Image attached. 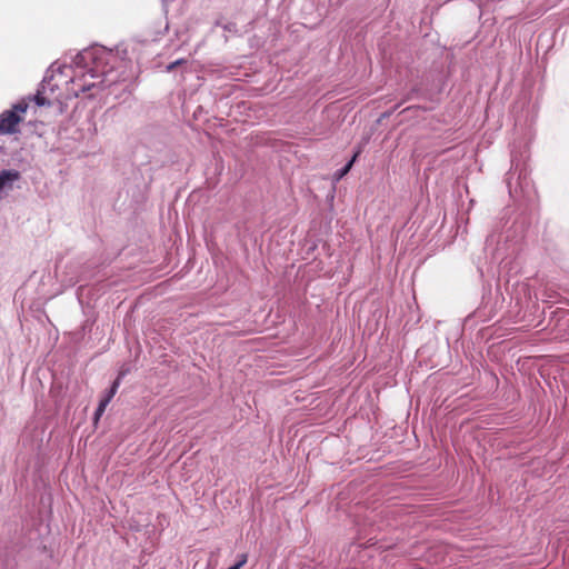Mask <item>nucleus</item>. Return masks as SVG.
<instances>
[{"mask_svg":"<svg viewBox=\"0 0 569 569\" xmlns=\"http://www.w3.org/2000/svg\"><path fill=\"white\" fill-rule=\"evenodd\" d=\"M29 108V102L21 99L12 106L11 109L0 113V134L9 136L19 132V124L23 121L24 114Z\"/></svg>","mask_w":569,"mask_h":569,"instance_id":"1","label":"nucleus"},{"mask_svg":"<svg viewBox=\"0 0 569 569\" xmlns=\"http://www.w3.org/2000/svg\"><path fill=\"white\" fill-rule=\"evenodd\" d=\"M108 405H109L108 399H103V398H102V399L100 400L99 406H98V408H97V410H96V413H94V418H96V420H98V419L103 415V412H104V410H106V408H107V406H108Z\"/></svg>","mask_w":569,"mask_h":569,"instance_id":"6","label":"nucleus"},{"mask_svg":"<svg viewBox=\"0 0 569 569\" xmlns=\"http://www.w3.org/2000/svg\"><path fill=\"white\" fill-rule=\"evenodd\" d=\"M24 99L29 102V104L31 102H34L39 107L50 106V101L46 97H43L40 92H38L34 96H28Z\"/></svg>","mask_w":569,"mask_h":569,"instance_id":"3","label":"nucleus"},{"mask_svg":"<svg viewBox=\"0 0 569 569\" xmlns=\"http://www.w3.org/2000/svg\"><path fill=\"white\" fill-rule=\"evenodd\" d=\"M121 376H122V373L113 381L111 388L109 389L108 393L106 395V397L103 399H108L109 402L111 401V399L114 397V395L117 393L118 388L120 386Z\"/></svg>","mask_w":569,"mask_h":569,"instance_id":"4","label":"nucleus"},{"mask_svg":"<svg viewBox=\"0 0 569 569\" xmlns=\"http://www.w3.org/2000/svg\"><path fill=\"white\" fill-rule=\"evenodd\" d=\"M20 179V172L17 170H2L0 172V191L11 189L13 182Z\"/></svg>","mask_w":569,"mask_h":569,"instance_id":"2","label":"nucleus"},{"mask_svg":"<svg viewBox=\"0 0 569 569\" xmlns=\"http://www.w3.org/2000/svg\"><path fill=\"white\" fill-rule=\"evenodd\" d=\"M246 563H247V555L242 553L240 556V559L237 561V563L229 567L228 569H241Z\"/></svg>","mask_w":569,"mask_h":569,"instance_id":"7","label":"nucleus"},{"mask_svg":"<svg viewBox=\"0 0 569 569\" xmlns=\"http://www.w3.org/2000/svg\"><path fill=\"white\" fill-rule=\"evenodd\" d=\"M183 63H186V60H183V59L176 60V61H173V62H171L170 64L167 66V71H172L178 66H181Z\"/></svg>","mask_w":569,"mask_h":569,"instance_id":"8","label":"nucleus"},{"mask_svg":"<svg viewBox=\"0 0 569 569\" xmlns=\"http://www.w3.org/2000/svg\"><path fill=\"white\" fill-rule=\"evenodd\" d=\"M359 154H360V151H357L353 154L352 159L339 171V174H338L339 178H342L345 174H347L350 171L353 162L356 161V159Z\"/></svg>","mask_w":569,"mask_h":569,"instance_id":"5","label":"nucleus"}]
</instances>
